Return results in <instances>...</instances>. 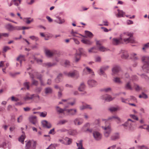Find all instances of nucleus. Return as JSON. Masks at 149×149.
<instances>
[{"mask_svg": "<svg viewBox=\"0 0 149 149\" xmlns=\"http://www.w3.org/2000/svg\"><path fill=\"white\" fill-rule=\"evenodd\" d=\"M64 64L65 66H68L70 65V62L66 60L65 61Z\"/></svg>", "mask_w": 149, "mask_h": 149, "instance_id": "63", "label": "nucleus"}, {"mask_svg": "<svg viewBox=\"0 0 149 149\" xmlns=\"http://www.w3.org/2000/svg\"><path fill=\"white\" fill-rule=\"evenodd\" d=\"M137 79V77L136 76H133L132 77L130 78V81H136Z\"/></svg>", "mask_w": 149, "mask_h": 149, "instance_id": "56", "label": "nucleus"}, {"mask_svg": "<svg viewBox=\"0 0 149 149\" xmlns=\"http://www.w3.org/2000/svg\"><path fill=\"white\" fill-rule=\"evenodd\" d=\"M104 70L103 69V68H101L100 69V72H99V74L100 75H104V70Z\"/></svg>", "mask_w": 149, "mask_h": 149, "instance_id": "58", "label": "nucleus"}, {"mask_svg": "<svg viewBox=\"0 0 149 149\" xmlns=\"http://www.w3.org/2000/svg\"><path fill=\"white\" fill-rule=\"evenodd\" d=\"M21 1L22 0H12V2H13L14 4L17 6L20 4Z\"/></svg>", "mask_w": 149, "mask_h": 149, "instance_id": "39", "label": "nucleus"}, {"mask_svg": "<svg viewBox=\"0 0 149 149\" xmlns=\"http://www.w3.org/2000/svg\"><path fill=\"white\" fill-rule=\"evenodd\" d=\"M29 38H31V39L35 40L36 41H37L38 40V37L35 36H31L29 37Z\"/></svg>", "mask_w": 149, "mask_h": 149, "instance_id": "55", "label": "nucleus"}, {"mask_svg": "<svg viewBox=\"0 0 149 149\" xmlns=\"http://www.w3.org/2000/svg\"><path fill=\"white\" fill-rule=\"evenodd\" d=\"M90 125L88 123H87L85 124L83 127L82 130L85 132H88L91 133L92 132L93 130L92 129L90 128Z\"/></svg>", "mask_w": 149, "mask_h": 149, "instance_id": "11", "label": "nucleus"}, {"mask_svg": "<svg viewBox=\"0 0 149 149\" xmlns=\"http://www.w3.org/2000/svg\"><path fill=\"white\" fill-rule=\"evenodd\" d=\"M84 72L86 74H91L92 75H94V73L92 70L88 67H86L83 70Z\"/></svg>", "mask_w": 149, "mask_h": 149, "instance_id": "19", "label": "nucleus"}, {"mask_svg": "<svg viewBox=\"0 0 149 149\" xmlns=\"http://www.w3.org/2000/svg\"><path fill=\"white\" fill-rule=\"evenodd\" d=\"M78 51L79 53H76L75 55V61L76 62H78L80 59V55L83 53V50L81 48H79Z\"/></svg>", "mask_w": 149, "mask_h": 149, "instance_id": "12", "label": "nucleus"}, {"mask_svg": "<svg viewBox=\"0 0 149 149\" xmlns=\"http://www.w3.org/2000/svg\"><path fill=\"white\" fill-rule=\"evenodd\" d=\"M69 134L71 135H74L77 134V133L76 130H70L69 132Z\"/></svg>", "mask_w": 149, "mask_h": 149, "instance_id": "48", "label": "nucleus"}, {"mask_svg": "<svg viewBox=\"0 0 149 149\" xmlns=\"http://www.w3.org/2000/svg\"><path fill=\"white\" fill-rule=\"evenodd\" d=\"M68 77L78 78L79 77V73L76 70L70 72L65 74Z\"/></svg>", "mask_w": 149, "mask_h": 149, "instance_id": "7", "label": "nucleus"}, {"mask_svg": "<svg viewBox=\"0 0 149 149\" xmlns=\"http://www.w3.org/2000/svg\"><path fill=\"white\" fill-rule=\"evenodd\" d=\"M29 121L33 124L36 125L37 124V121L36 117L35 116H33L29 118Z\"/></svg>", "mask_w": 149, "mask_h": 149, "instance_id": "20", "label": "nucleus"}, {"mask_svg": "<svg viewBox=\"0 0 149 149\" xmlns=\"http://www.w3.org/2000/svg\"><path fill=\"white\" fill-rule=\"evenodd\" d=\"M85 33L86 35L89 38H92L93 36L92 33L88 31H85Z\"/></svg>", "mask_w": 149, "mask_h": 149, "instance_id": "43", "label": "nucleus"}, {"mask_svg": "<svg viewBox=\"0 0 149 149\" xmlns=\"http://www.w3.org/2000/svg\"><path fill=\"white\" fill-rule=\"evenodd\" d=\"M138 149H148V148L146 146L142 145L139 146L137 147Z\"/></svg>", "mask_w": 149, "mask_h": 149, "instance_id": "52", "label": "nucleus"}, {"mask_svg": "<svg viewBox=\"0 0 149 149\" xmlns=\"http://www.w3.org/2000/svg\"><path fill=\"white\" fill-rule=\"evenodd\" d=\"M47 115V113L45 111L42 112L40 113V116L41 117H44L46 116Z\"/></svg>", "mask_w": 149, "mask_h": 149, "instance_id": "53", "label": "nucleus"}, {"mask_svg": "<svg viewBox=\"0 0 149 149\" xmlns=\"http://www.w3.org/2000/svg\"><path fill=\"white\" fill-rule=\"evenodd\" d=\"M82 141L80 140L79 141V143H76L77 146L78 147L77 149H84V148L82 146Z\"/></svg>", "mask_w": 149, "mask_h": 149, "instance_id": "38", "label": "nucleus"}, {"mask_svg": "<svg viewBox=\"0 0 149 149\" xmlns=\"http://www.w3.org/2000/svg\"><path fill=\"white\" fill-rule=\"evenodd\" d=\"M139 98H143L144 99H146L148 98L147 95L143 93H142L141 95H140L139 96Z\"/></svg>", "mask_w": 149, "mask_h": 149, "instance_id": "47", "label": "nucleus"}, {"mask_svg": "<svg viewBox=\"0 0 149 149\" xmlns=\"http://www.w3.org/2000/svg\"><path fill=\"white\" fill-rule=\"evenodd\" d=\"M120 67L117 65L114 66L112 69V72L113 74H116L119 72L120 70Z\"/></svg>", "mask_w": 149, "mask_h": 149, "instance_id": "24", "label": "nucleus"}, {"mask_svg": "<svg viewBox=\"0 0 149 149\" xmlns=\"http://www.w3.org/2000/svg\"><path fill=\"white\" fill-rule=\"evenodd\" d=\"M56 21V22L59 24H62L64 23L65 22V20L64 19H62L59 17H58Z\"/></svg>", "mask_w": 149, "mask_h": 149, "instance_id": "45", "label": "nucleus"}, {"mask_svg": "<svg viewBox=\"0 0 149 149\" xmlns=\"http://www.w3.org/2000/svg\"><path fill=\"white\" fill-rule=\"evenodd\" d=\"M134 122L130 119H128L127 122L123 125L124 126H128L129 127L130 130H133L134 129Z\"/></svg>", "mask_w": 149, "mask_h": 149, "instance_id": "9", "label": "nucleus"}, {"mask_svg": "<svg viewBox=\"0 0 149 149\" xmlns=\"http://www.w3.org/2000/svg\"><path fill=\"white\" fill-rule=\"evenodd\" d=\"M65 140L68 141V144L69 145L72 143V140L68 138H66Z\"/></svg>", "mask_w": 149, "mask_h": 149, "instance_id": "60", "label": "nucleus"}, {"mask_svg": "<svg viewBox=\"0 0 149 149\" xmlns=\"http://www.w3.org/2000/svg\"><path fill=\"white\" fill-rule=\"evenodd\" d=\"M115 119L118 123H120L121 122L120 118L116 116H113L109 118L107 120H102V123H104L105 126H102V127L104 130V134L105 137H108L111 133V130L110 125L109 124V120Z\"/></svg>", "mask_w": 149, "mask_h": 149, "instance_id": "1", "label": "nucleus"}, {"mask_svg": "<svg viewBox=\"0 0 149 149\" xmlns=\"http://www.w3.org/2000/svg\"><path fill=\"white\" fill-rule=\"evenodd\" d=\"M98 50L101 52H105L108 50V49L102 46L100 41H97L96 42Z\"/></svg>", "mask_w": 149, "mask_h": 149, "instance_id": "14", "label": "nucleus"}, {"mask_svg": "<svg viewBox=\"0 0 149 149\" xmlns=\"http://www.w3.org/2000/svg\"><path fill=\"white\" fill-rule=\"evenodd\" d=\"M85 85L84 83H81L80 86L78 88V90L79 91H84L85 88Z\"/></svg>", "mask_w": 149, "mask_h": 149, "instance_id": "40", "label": "nucleus"}, {"mask_svg": "<svg viewBox=\"0 0 149 149\" xmlns=\"http://www.w3.org/2000/svg\"><path fill=\"white\" fill-rule=\"evenodd\" d=\"M83 122V120L81 118H77L75 119L74 121V123L76 125H79Z\"/></svg>", "mask_w": 149, "mask_h": 149, "instance_id": "15", "label": "nucleus"}, {"mask_svg": "<svg viewBox=\"0 0 149 149\" xmlns=\"http://www.w3.org/2000/svg\"><path fill=\"white\" fill-rule=\"evenodd\" d=\"M120 109L118 107H112L110 108L109 109V110H110V111L112 112H115L117 111V110H119Z\"/></svg>", "mask_w": 149, "mask_h": 149, "instance_id": "35", "label": "nucleus"}, {"mask_svg": "<svg viewBox=\"0 0 149 149\" xmlns=\"http://www.w3.org/2000/svg\"><path fill=\"white\" fill-rule=\"evenodd\" d=\"M121 39L126 43H134L135 41L133 39L132 34L129 32H126L120 35Z\"/></svg>", "mask_w": 149, "mask_h": 149, "instance_id": "2", "label": "nucleus"}, {"mask_svg": "<svg viewBox=\"0 0 149 149\" xmlns=\"http://www.w3.org/2000/svg\"><path fill=\"white\" fill-rule=\"evenodd\" d=\"M56 111L57 112L59 113H63V114H65L64 111H66V108H64V109H62L58 106H56Z\"/></svg>", "mask_w": 149, "mask_h": 149, "instance_id": "22", "label": "nucleus"}, {"mask_svg": "<svg viewBox=\"0 0 149 149\" xmlns=\"http://www.w3.org/2000/svg\"><path fill=\"white\" fill-rule=\"evenodd\" d=\"M130 117L134 119H135L136 120H138V118L136 116H135L133 114H131L130 115Z\"/></svg>", "mask_w": 149, "mask_h": 149, "instance_id": "57", "label": "nucleus"}, {"mask_svg": "<svg viewBox=\"0 0 149 149\" xmlns=\"http://www.w3.org/2000/svg\"><path fill=\"white\" fill-rule=\"evenodd\" d=\"M133 87L136 91H139L141 90H142V88L137 84H135Z\"/></svg>", "mask_w": 149, "mask_h": 149, "instance_id": "37", "label": "nucleus"}, {"mask_svg": "<svg viewBox=\"0 0 149 149\" xmlns=\"http://www.w3.org/2000/svg\"><path fill=\"white\" fill-rule=\"evenodd\" d=\"M118 13L116 14V16L117 17H124V15L125 14V12H123V11L120 10L119 9L118 10Z\"/></svg>", "mask_w": 149, "mask_h": 149, "instance_id": "27", "label": "nucleus"}, {"mask_svg": "<svg viewBox=\"0 0 149 149\" xmlns=\"http://www.w3.org/2000/svg\"><path fill=\"white\" fill-rule=\"evenodd\" d=\"M136 54L134 53H132L131 54V58L134 60H137L138 59V57L136 56Z\"/></svg>", "mask_w": 149, "mask_h": 149, "instance_id": "51", "label": "nucleus"}, {"mask_svg": "<svg viewBox=\"0 0 149 149\" xmlns=\"http://www.w3.org/2000/svg\"><path fill=\"white\" fill-rule=\"evenodd\" d=\"M23 117L22 116H20L18 118L17 121L19 123H20L22 121Z\"/></svg>", "mask_w": 149, "mask_h": 149, "instance_id": "59", "label": "nucleus"}, {"mask_svg": "<svg viewBox=\"0 0 149 149\" xmlns=\"http://www.w3.org/2000/svg\"><path fill=\"white\" fill-rule=\"evenodd\" d=\"M6 28L9 31L21 30L22 29L20 26H14L10 24H8L5 25Z\"/></svg>", "mask_w": 149, "mask_h": 149, "instance_id": "8", "label": "nucleus"}, {"mask_svg": "<svg viewBox=\"0 0 149 149\" xmlns=\"http://www.w3.org/2000/svg\"><path fill=\"white\" fill-rule=\"evenodd\" d=\"M81 42L86 45H90L92 44V42L90 40L85 38L81 40Z\"/></svg>", "mask_w": 149, "mask_h": 149, "instance_id": "30", "label": "nucleus"}, {"mask_svg": "<svg viewBox=\"0 0 149 149\" xmlns=\"http://www.w3.org/2000/svg\"><path fill=\"white\" fill-rule=\"evenodd\" d=\"M22 135L19 138L18 140L19 142H20L22 143H23L24 139L25 138V136L24 135V132H22Z\"/></svg>", "mask_w": 149, "mask_h": 149, "instance_id": "31", "label": "nucleus"}, {"mask_svg": "<svg viewBox=\"0 0 149 149\" xmlns=\"http://www.w3.org/2000/svg\"><path fill=\"white\" fill-rule=\"evenodd\" d=\"M149 48V43H148L144 45L142 49L143 50H145L146 49Z\"/></svg>", "mask_w": 149, "mask_h": 149, "instance_id": "54", "label": "nucleus"}, {"mask_svg": "<svg viewBox=\"0 0 149 149\" xmlns=\"http://www.w3.org/2000/svg\"><path fill=\"white\" fill-rule=\"evenodd\" d=\"M55 64L54 63H47L44 64L43 65L47 67H49L54 66Z\"/></svg>", "mask_w": 149, "mask_h": 149, "instance_id": "42", "label": "nucleus"}, {"mask_svg": "<svg viewBox=\"0 0 149 149\" xmlns=\"http://www.w3.org/2000/svg\"><path fill=\"white\" fill-rule=\"evenodd\" d=\"M62 77V74H59L55 79L56 82L57 83L60 82L61 80Z\"/></svg>", "mask_w": 149, "mask_h": 149, "instance_id": "32", "label": "nucleus"}, {"mask_svg": "<svg viewBox=\"0 0 149 149\" xmlns=\"http://www.w3.org/2000/svg\"><path fill=\"white\" fill-rule=\"evenodd\" d=\"M41 123L43 126L45 127L50 128L51 127L52 125L50 123L46 120H42L41 121Z\"/></svg>", "mask_w": 149, "mask_h": 149, "instance_id": "16", "label": "nucleus"}, {"mask_svg": "<svg viewBox=\"0 0 149 149\" xmlns=\"http://www.w3.org/2000/svg\"><path fill=\"white\" fill-rule=\"evenodd\" d=\"M95 60L96 62H100L101 61V58L100 57L97 56L95 57Z\"/></svg>", "mask_w": 149, "mask_h": 149, "instance_id": "49", "label": "nucleus"}, {"mask_svg": "<svg viewBox=\"0 0 149 149\" xmlns=\"http://www.w3.org/2000/svg\"><path fill=\"white\" fill-rule=\"evenodd\" d=\"M25 149H35L37 143L33 140H29L26 141Z\"/></svg>", "mask_w": 149, "mask_h": 149, "instance_id": "5", "label": "nucleus"}, {"mask_svg": "<svg viewBox=\"0 0 149 149\" xmlns=\"http://www.w3.org/2000/svg\"><path fill=\"white\" fill-rule=\"evenodd\" d=\"M68 122V120H61L59 121L57 123V125H62L64 124L65 123Z\"/></svg>", "mask_w": 149, "mask_h": 149, "instance_id": "36", "label": "nucleus"}, {"mask_svg": "<svg viewBox=\"0 0 149 149\" xmlns=\"http://www.w3.org/2000/svg\"><path fill=\"white\" fill-rule=\"evenodd\" d=\"M101 98L102 99L104 100L105 101L110 102L113 100L115 98V97H112L109 95L105 94L102 96L101 97Z\"/></svg>", "mask_w": 149, "mask_h": 149, "instance_id": "13", "label": "nucleus"}, {"mask_svg": "<svg viewBox=\"0 0 149 149\" xmlns=\"http://www.w3.org/2000/svg\"><path fill=\"white\" fill-rule=\"evenodd\" d=\"M93 134L94 139L96 140L99 141L102 139V135L99 132L97 131H94Z\"/></svg>", "mask_w": 149, "mask_h": 149, "instance_id": "10", "label": "nucleus"}, {"mask_svg": "<svg viewBox=\"0 0 149 149\" xmlns=\"http://www.w3.org/2000/svg\"><path fill=\"white\" fill-rule=\"evenodd\" d=\"M142 60L144 63L142 67L143 70L144 71L148 72H149V56H143Z\"/></svg>", "mask_w": 149, "mask_h": 149, "instance_id": "4", "label": "nucleus"}, {"mask_svg": "<svg viewBox=\"0 0 149 149\" xmlns=\"http://www.w3.org/2000/svg\"><path fill=\"white\" fill-rule=\"evenodd\" d=\"M70 36H73L78 37H79V36H81L80 34H79L77 32H74L73 29L72 30L70 33Z\"/></svg>", "mask_w": 149, "mask_h": 149, "instance_id": "29", "label": "nucleus"}, {"mask_svg": "<svg viewBox=\"0 0 149 149\" xmlns=\"http://www.w3.org/2000/svg\"><path fill=\"white\" fill-rule=\"evenodd\" d=\"M25 22L27 24H29L30 23L33 21V19H31V18H27L25 19Z\"/></svg>", "mask_w": 149, "mask_h": 149, "instance_id": "44", "label": "nucleus"}, {"mask_svg": "<svg viewBox=\"0 0 149 149\" xmlns=\"http://www.w3.org/2000/svg\"><path fill=\"white\" fill-rule=\"evenodd\" d=\"M129 56V55L127 52L125 51H122L121 57L123 59H127Z\"/></svg>", "mask_w": 149, "mask_h": 149, "instance_id": "26", "label": "nucleus"}, {"mask_svg": "<svg viewBox=\"0 0 149 149\" xmlns=\"http://www.w3.org/2000/svg\"><path fill=\"white\" fill-rule=\"evenodd\" d=\"M119 135L118 133H116L111 136V139L112 140H115L119 139Z\"/></svg>", "mask_w": 149, "mask_h": 149, "instance_id": "28", "label": "nucleus"}, {"mask_svg": "<svg viewBox=\"0 0 149 149\" xmlns=\"http://www.w3.org/2000/svg\"><path fill=\"white\" fill-rule=\"evenodd\" d=\"M31 77L32 78V84L33 85L37 86L38 84V81L34 80V78H37L39 79L40 84L41 85H44V84L42 78V76L41 75L37 72H35L33 74H31L29 73Z\"/></svg>", "mask_w": 149, "mask_h": 149, "instance_id": "3", "label": "nucleus"}, {"mask_svg": "<svg viewBox=\"0 0 149 149\" xmlns=\"http://www.w3.org/2000/svg\"><path fill=\"white\" fill-rule=\"evenodd\" d=\"M16 60L17 61H19L20 62V64L21 65L22 62L23 61H25L24 56L23 55H20L17 58Z\"/></svg>", "mask_w": 149, "mask_h": 149, "instance_id": "25", "label": "nucleus"}, {"mask_svg": "<svg viewBox=\"0 0 149 149\" xmlns=\"http://www.w3.org/2000/svg\"><path fill=\"white\" fill-rule=\"evenodd\" d=\"M36 98L38 100H39V96L38 95L33 94L30 95L29 94H27L24 97V99L25 101H27L33 98Z\"/></svg>", "mask_w": 149, "mask_h": 149, "instance_id": "6", "label": "nucleus"}, {"mask_svg": "<svg viewBox=\"0 0 149 149\" xmlns=\"http://www.w3.org/2000/svg\"><path fill=\"white\" fill-rule=\"evenodd\" d=\"M1 37L3 36L5 37H8L9 36V34L8 33H1Z\"/></svg>", "mask_w": 149, "mask_h": 149, "instance_id": "61", "label": "nucleus"}, {"mask_svg": "<svg viewBox=\"0 0 149 149\" xmlns=\"http://www.w3.org/2000/svg\"><path fill=\"white\" fill-rule=\"evenodd\" d=\"M113 43L115 45H117L119 44V43H123L122 39H121V38L119 39H117L116 38H114L113 40Z\"/></svg>", "mask_w": 149, "mask_h": 149, "instance_id": "23", "label": "nucleus"}, {"mask_svg": "<svg viewBox=\"0 0 149 149\" xmlns=\"http://www.w3.org/2000/svg\"><path fill=\"white\" fill-rule=\"evenodd\" d=\"M29 82H25L24 84V86L27 89H29Z\"/></svg>", "mask_w": 149, "mask_h": 149, "instance_id": "62", "label": "nucleus"}, {"mask_svg": "<svg viewBox=\"0 0 149 149\" xmlns=\"http://www.w3.org/2000/svg\"><path fill=\"white\" fill-rule=\"evenodd\" d=\"M47 149H55V148L53 145L51 144Z\"/></svg>", "mask_w": 149, "mask_h": 149, "instance_id": "64", "label": "nucleus"}, {"mask_svg": "<svg viewBox=\"0 0 149 149\" xmlns=\"http://www.w3.org/2000/svg\"><path fill=\"white\" fill-rule=\"evenodd\" d=\"M66 112L69 115H74L76 114L77 111L75 109H66Z\"/></svg>", "mask_w": 149, "mask_h": 149, "instance_id": "18", "label": "nucleus"}, {"mask_svg": "<svg viewBox=\"0 0 149 149\" xmlns=\"http://www.w3.org/2000/svg\"><path fill=\"white\" fill-rule=\"evenodd\" d=\"M45 53L47 56L51 57L54 55V52L48 49H45Z\"/></svg>", "mask_w": 149, "mask_h": 149, "instance_id": "17", "label": "nucleus"}, {"mask_svg": "<svg viewBox=\"0 0 149 149\" xmlns=\"http://www.w3.org/2000/svg\"><path fill=\"white\" fill-rule=\"evenodd\" d=\"M88 85L91 87H93L97 85V82L93 79H90L88 81Z\"/></svg>", "mask_w": 149, "mask_h": 149, "instance_id": "21", "label": "nucleus"}, {"mask_svg": "<svg viewBox=\"0 0 149 149\" xmlns=\"http://www.w3.org/2000/svg\"><path fill=\"white\" fill-rule=\"evenodd\" d=\"M113 81L116 83L119 84L122 83V81L120 80V79L118 77H114L113 79Z\"/></svg>", "mask_w": 149, "mask_h": 149, "instance_id": "41", "label": "nucleus"}, {"mask_svg": "<svg viewBox=\"0 0 149 149\" xmlns=\"http://www.w3.org/2000/svg\"><path fill=\"white\" fill-rule=\"evenodd\" d=\"M52 91V89L50 88H47L45 89V93L46 94L51 93Z\"/></svg>", "mask_w": 149, "mask_h": 149, "instance_id": "46", "label": "nucleus"}, {"mask_svg": "<svg viewBox=\"0 0 149 149\" xmlns=\"http://www.w3.org/2000/svg\"><path fill=\"white\" fill-rule=\"evenodd\" d=\"M98 49L95 47H92L88 50V52L90 53H96Z\"/></svg>", "mask_w": 149, "mask_h": 149, "instance_id": "33", "label": "nucleus"}, {"mask_svg": "<svg viewBox=\"0 0 149 149\" xmlns=\"http://www.w3.org/2000/svg\"><path fill=\"white\" fill-rule=\"evenodd\" d=\"M139 128L146 129L149 131V126L147 125H144L142 126L139 127Z\"/></svg>", "mask_w": 149, "mask_h": 149, "instance_id": "50", "label": "nucleus"}, {"mask_svg": "<svg viewBox=\"0 0 149 149\" xmlns=\"http://www.w3.org/2000/svg\"><path fill=\"white\" fill-rule=\"evenodd\" d=\"M125 88L128 90H132V88L130 83V81L127 83L125 86Z\"/></svg>", "mask_w": 149, "mask_h": 149, "instance_id": "34", "label": "nucleus"}]
</instances>
